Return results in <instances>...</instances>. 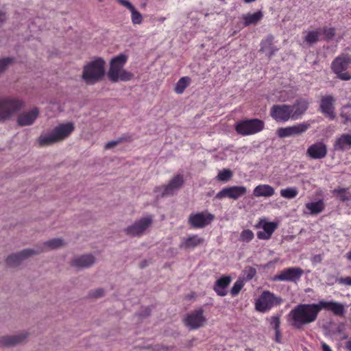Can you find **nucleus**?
Returning <instances> with one entry per match:
<instances>
[{
  "mask_svg": "<svg viewBox=\"0 0 351 351\" xmlns=\"http://www.w3.org/2000/svg\"><path fill=\"white\" fill-rule=\"evenodd\" d=\"M346 348H347V350H348L349 351H351V340H350V341H348L346 343Z\"/></svg>",
  "mask_w": 351,
  "mask_h": 351,
  "instance_id": "obj_55",
  "label": "nucleus"
},
{
  "mask_svg": "<svg viewBox=\"0 0 351 351\" xmlns=\"http://www.w3.org/2000/svg\"><path fill=\"white\" fill-rule=\"evenodd\" d=\"M145 5H146V3L141 4L142 7H145Z\"/></svg>",
  "mask_w": 351,
  "mask_h": 351,
  "instance_id": "obj_60",
  "label": "nucleus"
},
{
  "mask_svg": "<svg viewBox=\"0 0 351 351\" xmlns=\"http://www.w3.org/2000/svg\"><path fill=\"white\" fill-rule=\"evenodd\" d=\"M232 282V277L230 276L223 275L217 279L214 285L213 290L219 296H225L227 295V288L229 287Z\"/></svg>",
  "mask_w": 351,
  "mask_h": 351,
  "instance_id": "obj_24",
  "label": "nucleus"
},
{
  "mask_svg": "<svg viewBox=\"0 0 351 351\" xmlns=\"http://www.w3.org/2000/svg\"><path fill=\"white\" fill-rule=\"evenodd\" d=\"M350 67H351V55L348 53H341L331 63L332 72L343 81L351 80V74L348 71Z\"/></svg>",
  "mask_w": 351,
  "mask_h": 351,
  "instance_id": "obj_6",
  "label": "nucleus"
},
{
  "mask_svg": "<svg viewBox=\"0 0 351 351\" xmlns=\"http://www.w3.org/2000/svg\"><path fill=\"white\" fill-rule=\"evenodd\" d=\"M274 36L269 35L261 43L260 51L266 53L269 59H271L275 53L278 51V49L274 45Z\"/></svg>",
  "mask_w": 351,
  "mask_h": 351,
  "instance_id": "obj_26",
  "label": "nucleus"
},
{
  "mask_svg": "<svg viewBox=\"0 0 351 351\" xmlns=\"http://www.w3.org/2000/svg\"><path fill=\"white\" fill-rule=\"evenodd\" d=\"M146 265H147V262H146V261H144L141 263V268H144L145 267H146Z\"/></svg>",
  "mask_w": 351,
  "mask_h": 351,
  "instance_id": "obj_57",
  "label": "nucleus"
},
{
  "mask_svg": "<svg viewBox=\"0 0 351 351\" xmlns=\"http://www.w3.org/2000/svg\"><path fill=\"white\" fill-rule=\"evenodd\" d=\"M75 130L73 122L61 123L56 126L51 132L42 134L38 138L40 147L49 146L67 138Z\"/></svg>",
  "mask_w": 351,
  "mask_h": 351,
  "instance_id": "obj_2",
  "label": "nucleus"
},
{
  "mask_svg": "<svg viewBox=\"0 0 351 351\" xmlns=\"http://www.w3.org/2000/svg\"><path fill=\"white\" fill-rule=\"evenodd\" d=\"M254 238V233L251 230L247 229L241 232L239 239L243 242H250Z\"/></svg>",
  "mask_w": 351,
  "mask_h": 351,
  "instance_id": "obj_42",
  "label": "nucleus"
},
{
  "mask_svg": "<svg viewBox=\"0 0 351 351\" xmlns=\"http://www.w3.org/2000/svg\"><path fill=\"white\" fill-rule=\"evenodd\" d=\"M293 108L290 105H274L270 109V116L277 122H286L292 119Z\"/></svg>",
  "mask_w": 351,
  "mask_h": 351,
  "instance_id": "obj_14",
  "label": "nucleus"
},
{
  "mask_svg": "<svg viewBox=\"0 0 351 351\" xmlns=\"http://www.w3.org/2000/svg\"><path fill=\"white\" fill-rule=\"evenodd\" d=\"M340 117L343 119V123L344 125L348 124V123H351V114H349L347 112L341 111L340 112Z\"/></svg>",
  "mask_w": 351,
  "mask_h": 351,
  "instance_id": "obj_48",
  "label": "nucleus"
},
{
  "mask_svg": "<svg viewBox=\"0 0 351 351\" xmlns=\"http://www.w3.org/2000/svg\"><path fill=\"white\" fill-rule=\"evenodd\" d=\"M320 312L319 302L317 304H300L290 312L292 326L297 329L314 322Z\"/></svg>",
  "mask_w": 351,
  "mask_h": 351,
  "instance_id": "obj_1",
  "label": "nucleus"
},
{
  "mask_svg": "<svg viewBox=\"0 0 351 351\" xmlns=\"http://www.w3.org/2000/svg\"><path fill=\"white\" fill-rule=\"evenodd\" d=\"M104 60L101 58H96L84 66L82 78L87 84H95L104 77Z\"/></svg>",
  "mask_w": 351,
  "mask_h": 351,
  "instance_id": "obj_4",
  "label": "nucleus"
},
{
  "mask_svg": "<svg viewBox=\"0 0 351 351\" xmlns=\"http://www.w3.org/2000/svg\"><path fill=\"white\" fill-rule=\"evenodd\" d=\"M311 125L308 122H303L293 126L280 128L277 130V134L280 138H285L304 133Z\"/></svg>",
  "mask_w": 351,
  "mask_h": 351,
  "instance_id": "obj_18",
  "label": "nucleus"
},
{
  "mask_svg": "<svg viewBox=\"0 0 351 351\" xmlns=\"http://www.w3.org/2000/svg\"><path fill=\"white\" fill-rule=\"evenodd\" d=\"M274 194V189L269 184H260L254 189L255 197H271Z\"/></svg>",
  "mask_w": 351,
  "mask_h": 351,
  "instance_id": "obj_31",
  "label": "nucleus"
},
{
  "mask_svg": "<svg viewBox=\"0 0 351 351\" xmlns=\"http://www.w3.org/2000/svg\"><path fill=\"white\" fill-rule=\"evenodd\" d=\"M157 351H160V350H167L168 348L167 347H164L162 346H160V345H157L156 346V348H155Z\"/></svg>",
  "mask_w": 351,
  "mask_h": 351,
  "instance_id": "obj_54",
  "label": "nucleus"
},
{
  "mask_svg": "<svg viewBox=\"0 0 351 351\" xmlns=\"http://www.w3.org/2000/svg\"><path fill=\"white\" fill-rule=\"evenodd\" d=\"M25 106V101L14 96H5L0 97V123H3L22 110Z\"/></svg>",
  "mask_w": 351,
  "mask_h": 351,
  "instance_id": "obj_5",
  "label": "nucleus"
},
{
  "mask_svg": "<svg viewBox=\"0 0 351 351\" xmlns=\"http://www.w3.org/2000/svg\"><path fill=\"white\" fill-rule=\"evenodd\" d=\"M304 271L300 267H289L281 271L274 277V280L296 282L303 275Z\"/></svg>",
  "mask_w": 351,
  "mask_h": 351,
  "instance_id": "obj_17",
  "label": "nucleus"
},
{
  "mask_svg": "<svg viewBox=\"0 0 351 351\" xmlns=\"http://www.w3.org/2000/svg\"><path fill=\"white\" fill-rule=\"evenodd\" d=\"M214 219V215L205 211L191 214L188 222L193 228H202L209 225Z\"/></svg>",
  "mask_w": 351,
  "mask_h": 351,
  "instance_id": "obj_13",
  "label": "nucleus"
},
{
  "mask_svg": "<svg viewBox=\"0 0 351 351\" xmlns=\"http://www.w3.org/2000/svg\"><path fill=\"white\" fill-rule=\"evenodd\" d=\"M105 291L102 288L92 290L88 293V297L90 298H99L104 295Z\"/></svg>",
  "mask_w": 351,
  "mask_h": 351,
  "instance_id": "obj_47",
  "label": "nucleus"
},
{
  "mask_svg": "<svg viewBox=\"0 0 351 351\" xmlns=\"http://www.w3.org/2000/svg\"><path fill=\"white\" fill-rule=\"evenodd\" d=\"M256 0H244V1L247 3H251V2H253V1H255Z\"/></svg>",
  "mask_w": 351,
  "mask_h": 351,
  "instance_id": "obj_59",
  "label": "nucleus"
},
{
  "mask_svg": "<svg viewBox=\"0 0 351 351\" xmlns=\"http://www.w3.org/2000/svg\"><path fill=\"white\" fill-rule=\"evenodd\" d=\"M184 179L182 174L173 176L167 184L155 187L154 192L157 194L158 197L172 196L175 192L179 190L184 184Z\"/></svg>",
  "mask_w": 351,
  "mask_h": 351,
  "instance_id": "obj_9",
  "label": "nucleus"
},
{
  "mask_svg": "<svg viewBox=\"0 0 351 351\" xmlns=\"http://www.w3.org/2000/svg\"><path fill=\"white\" fill-rule=\"evenodd\" d=\"M65 245V243L62 239L54 238L48 240L43 243L42 245L38 246L37 247H42L44 249V252L49 250H55L60 248Z\"/></svg>",
  "mask_w": 351,
  "mask_h": 351,
  "instance_id": "obj_33",
  "label": "nucleus"
},
{
  "mask_svg": "<svg viewBox=\"0 0 351 351\" xmlns=\"http://www.w3.org/2000/svg\"><path fill=\"white\" fill-rule=\"evenodd\" d=\"M319 32L317 31H310L304 38V40L309 45L317 43L319 40Z\"/></svg>",
  "mask_w": 351,
  "mask_h": 351,
  "instance_id": "obj_38",
  "label": "nucleus"
},
{
  "mask_svg": "<svg viewBox=\"0 0 351 351\" xmlns=\"http://www.w3.org/2000/svg\"><path fill=\"white\" fill-rule=\"evenodd\" d=\"M191 82L189 77H181L176 84L174 90L178 94H182Z\"/></svg>",
  "mask_w": 351,
  "mask_h": 351,
  "instance_id": "obj_36",
  "label": "nucleus"
},
{
  "mask_svg": "<svg viewBox=\"0 0 351 351\" xmlns=\"http://www.w3.org/2000/svg\"><path fill=\"white\" fill-rule=\"evenodd\" d=\"M243 276L246 280H250L254 278V276L256 274V270L255 268L251 266H247L245 267L243 270Z\"/></svg>",
  "mask_w": 351,
  "mask_h": 351,
  "instance_id": "obj_43",
  "label": "nucleus"
},
{
  "mask_svg": "<svg viewBox=\"0 0 351 351\" xmlns=\"http://www.w3.org/2000/svg\"><path fill=\"white\" fill-rule=\"evenodd\" d=\"M306 207L311 214L320 213L324 209V202L322 200L308 203L306 204Z\"/></svg>",
  "mask_w": 351,
  "mask_h": 351,
  "instance_id": "obj_35",
  "label": "nucleus"
},
{
  "mask_svg": "<svg viewBox=\"0 0 351 351\" xmlns=\"http://www.w3.org/2000/svg\"><path fill=\"white\" fill-rule=\"evenodd\" d=\"M44 252L42 247H36V249L27 248L20 252L10 254L5 259V263L8 267H16L29 258L40 254Z\"/></svg>",
  "mask_w": 351,
  "mask_h": 351,
  "instance_id": "obj_10",
  "label": "nucleus"
},
{
  "mask_svg": "<svg viewBox=\"0 0 351 351\" xmlns=\"http://www.w3.org/2000/svg\"><path fill=\"white\" fill-rule=\"evenodd\" d=\"M128 60V56L120 53L112 58L110 62V68L107 73L109 80L113 83L119 81L128 82L132 80L134 75L124 69V66Z\"/></svg>",
  "mask_w": 351,
  "mask_h": 351,
  "instance_id": "obj_3",
  "label": "nucleus"
},
{
  "mask_svg": "<svg viewBox=\"0 0 351 351\" xmlns=\"http://www.w3.org/2000/svg\"><path fill=\"white\" fill-rule=\"evenodd\" d=\"M347 109L349 110H351V104L350 103H348L347 104H346L343 106H342V108H341V111L346 112V110Z\"/></svg>",
  "mask_w": 351,
  "mask_h": 351,
  "instance_id": "obj_52",
  "label": "nucleus"
},
{
  "mask_svg": "<svg viewBox=\"0 0 351 351\" xmlns=\"http://www.w3.org/2000/svg\"><path fill=\"white\" fill-rule=\"evenodd\" d=\"M29 334L27 331H22L12 335H3L0 337L1 347H14L26 342Z\"/></svg>",
  "mask_w": 351,
  "mask_h": 351,
  "instance_id": "obj_15",
  "label": "nucleus"
},
{
  "mask_svg": "<svg viewBox=\"0 0 351 351\" xmlns=\"http://www.w3.org/2000/svg\"><path fill=\"white\" fill-rule=\"evenodd\" d=\"M346 258L348 260L351 261V250L346 254Z\"/></svg>",
  "mask_w": 351,
  "mask_h": 351,
  "instance_id": "obj_56",
  "label": "nucleus"
},
{
  "mask_svg": "<svg viewBox=\"0 0 351 351\" xmlns=\"http://www.w3.org/2000/svg\"><path fill=\"white\" fill-rule=\"evenodd\" d=\"M244 286V282L242 280H237L234 285L232 286V287L230 289V294L232 296H236L237 295L239 292L241 291V290L242 289V288Z\"/></svg>",
  "mask_w": 351,
  "mask_h": 351,
  "instance_id": "obj_41",
  "label": "nucleus"
},
{
  "mask_svg": "<svg viewBox=\"0 0 351 351\" xmlns=\"http://www.w3.org/2000/svg\"><path fill=\"white\" fill-rule=\"evenodd\" d=\"M6 13L5 12L0 11V26L6 21Z\"/></svg>",
  "mask_w": 351,
  "mask_h": 351,
  "instance_id": "obj_51",
  "label": "nucleus"
},
{
  "mask_svg": "<svg viewBox=\"0 0 351 351\" xmlns=\"http://www.w3.org/2000/svg\"><path fill=\"white\" fill-rule=\"evenodd\" d=\"M339 284L351 286V277L339 278L336 280Z\"/></svg>",
  "mask_w": 351,
  "mask_h": 351,
  "instance_id": "obj_49",
  "label": "nucleus"
},
{
  "mask_svg": "<svg viewBox=\"0 0 351 351\" xmlns=\"http://www.w3.org/2000/svg\"><path fill=\"white\" fill-rule=\"evenodd\" d=\"M131 140H132V138L130 136H122V137L119 138L116 141H112L108 142L105 145L104 148L106 149H110L117 146L120 143H122L123 141H130Z\"/></svg>",
  "mask_w": 351,
  "mask_h": 351,
  "instance_id": "obj_39",
  "label": "nucleus"
},
{
  "mask_svg": "<svg viewBox=\"0 0 351 351\" xmlns=\"http://www.w3.org/2000/svg\"><path fill=\"white\" fill-rule=\"evenodd\" d=\"M327 154L326 145L322 142H316L308 147L306 155L312 159L324 158Z\"/></svg>",
  "mask_w": 351,
  "mask_h": 351,
  "instance_id": "obj_21",
  "label": "nucleus"
},
{
  "mask_svg": "<svg viewBox=\"0 0 351 351\" xmlns=\"http://www.w3.org/2000/svg\"><path fill=\"white\" fill-rule=\"evenodd\" d=\"M308 101L305 99L297 100L293 105L291 106L293 108L292 119H296L302 115L308 109Z\"/></svg>",
  "mask_w": 351,
  "mask_h": 351,
  "instance_id": "obj_28",
  "label": "nucleus"
},
{
  "mask_svg": "<svg viewBox=\"0 0 351 351\" xmlns=\"http://www.w3.org/2000/svg\"><path fill=\"white\" fill-rule=\"evenodd\" d=\"M120 5L128 9L131 12V21L134 25H141L143 23L142 14L135 8L128 0H116Z\"/></svg>",
  "mask_w": 351,
  "mask_h": 351,
  "instance_id": "obj_25",
  "label": "nucleus"
},
{
  "mask_svg": "<svg viewBox=\"0 0 351 351\" xmlns=\"http://www.w3.org/2000/svg\"><path fill=\"white\" fill-rule=\"evenodd\" d=\"M275 341L277 343L281 342V332L280 331V328L275 329Z\"/></svg>",
  "mask_w": 351,
  "mask_h": 351,
  "instance_id": "obj_50",
  "label": "nucleus"
},
{
  "mask_svg": "<svg viewBox=\"0 0 351 351\" xmlns=\"http://www.w3.org/2000/svg\"><path fill=\"white\" fill-rule=\"evenodd\" d=\"M96 261L95 257L91 254H83L74 257L70 263L71 266L82 269L92 267Z\"/></svg>",
  "mask_w": 351,
  "mask_h": 351,
  "instance_id": "obj_20",
  "label": "nucleus"
},
{
  "mask_svg": "<svg viewBox=\"0 0 351 351\" xmlns=\"http://www.w3.org/2000/svg\"><path fill=\"white\" fill-rule=\"evenodd\" d=\"M335 99L332 95L323 96L320 101L319 110L322 113L333 120L336 117L334 104Z\"/></svg>",
  "mask_w": 351,
  "mask_h": 351,
  "instance_id": "obj_19",
  "label": "nucleus"
},
{
  "mask_svg": "<svg viewBox=\"0 0 351 351\" xmlns=\"http://www.w3.org/2000/svg\"><path fill=\"white\" fill-rule=\"evenodd\" d=\"M165 19H165V17H160V18L158 19V21H159L160 22H164V21H165Z\"/></svg>",
  "mask_w": 351,
  "mask_h": 351,
  "instance_id": "obj_58",
  "label": "nucleus"
},
{
  "mask_svg": "<svg viewBox=\"0 0 351 351\" xmlns=\"http://www.w3.org/2000/svg\"><path fill=\"white\" fill-rule=\"evenodd\" d=\"M335 27H325L323 28V34L327 40H332L335 36Z\"/></svg>",
  "mask_w": 351,
  "mask_h": 351,
  "instance_id": "obj_45",
  "label": "nucleus"
},
{
  "mask_svg": "<svg viewBox=\"0 0 351 351\" xmlns=\"http://www.w3.org/2000/svg\"><path fill=\"white\" fill-rule=\"evenodd\" d=\"M247 193V188L244 186H232L223 188L215 195L217 199L224 197H229L232 199H237Z\"/></svg>",
  "mask_w": 351,
  "mask_h": 351,
  "instance_id": "obj_16",
  "label": "nucleus"
},
{
  "mask_svg": "<svg viewBox=\"0 0 351 351\" xmlns=\"http://www.w3.org/2000/svg\"><path fill=\"white\" fill-rule=\"evenodd\" d=\"M277 228V223L274 222H265L263 225V231L257 232V237L259 239H269Z\"/></svg>",
  "mask_w": 351,
  "mask_h": 351,
  "instance_id": "obj_30",
  "label": "nucleus"
},
{
  "mask_svg": "<svg viewBox=\"0 0 351 351\" xmlns=\"http://www.w3.org/2000/svg\"><path fill=\"white\" fill-rule=\"evenodd\" d=\"M204 242V239L203 238L199 237L197 234H193L187 238H183L179 247L181 249L185 250L192 249L203 244Z\"/></svg>",
  "mask_w": 351,
  "mask_h": 351,
  "instance_id": "obj_27",
  "label": "nucleus"
},
{
  "mask_svg": "<svg viewBox=\"0 0 351 351\" xmlns=\"http://www.w3.org/2000/svg\"><path fill=\"white\" fill-rule=\"evenodd\" d=\"M14 61L12 58H5L0 59V75L5 71L8 66L10 65Z\"/></svg>",
  "mask_w": 351,
  "mask_h": 351,
  "instance_id": "obj_44",
  "label": "nucleus"
},
{
  "mask_svg": "<svg viewBox=\"0 0 351 351\" xmlns=\"http://www.w3.org/2000/svg\"><path fill=\"white\" fill-rule=\"evenodd\" d=\"M335 149L345 151L351 148V134H343L339 136L334 144Z\"/></svg>",
  "mask_w": 351,
  "mask_h": 351,
  "instance_id": "obj_29",
  "label": "nucleus"
},
{
  "mask_svg": "<svg viewBox=\"0 0 351 351\" xmlns=\"http://www.w3.org/2000/svg\"><path fill=\"white\" fill-rule=\"evenodd\" d=\"M268 320L269 322L270 326H272L274 330L280 328V315H274V316L271 317Z\"/></svg>",
  "mask_w": 351,
  "mask_h": 351,
  "instance_id": "obj_46",
  "label": "nucleus"
},
{
  "mask_svg": "<svg viewBox=\"0 0 351 351\" xmlns=\"http://www.w3.org/2000/svg\"><path fill=\"white\" fill-rule=\"evenodd\" d=\"M183 322L190 330H195L203 327L206 322L204 310L199 308L187 313L183 318Z\"/></svg>",
  "mask_w": 351,
  "mask_h": 351,
  "instance_id": "obj_12",
  "label": "nucleus"
},
{
  "mask_svg": "<svg viewBox=\"0 0 351 351\" xmlns=\"http://www.w3.org/2000/svg\"><path fill=\"white\" fill-rule=\"evenodd\" d=\"M232 177V171L230 169H225L218 173L217 178L219 181L227 182L230 180Z\"/></svg>",
  "mask_w": 351,
  "mask_h": 351,
  "instance_id": "obj_40",
  "label": "nucleus"
},
{
  "mask_svg": "<svg viewBox=\"0 0 351 351\" xmlns=\"http://www.w3.org/2000/svg\"><path fill=\"white\" fill-rule=\"evenodd\" d=\"M322 347L323 351H332L330 346L325 343H322Z\"/></svg>",
  "mask_w": 351,
  "mask_h": 351,
  "instance_id": "obj_53",
  "label": "nucleus"
},
{
  "mask_svg": "<svg viewBox=\"0 0 351 351\" xmlns=\"http://www.w3.org/2000/svg\"><path fill=\"white\" fill-rule=\"evenodd\" d=\"M295 188H286L280 190V195L287 199H293L298 195Z\"/></svg>",
  "mask_w": 351,
  "mask_h": 351,
  "instance_id": "obj_37",
  "label": "nucleus"
},
{
  "mask_svg": "<svg viewBox=\"0 0 351 351\" xmlns=\"http://www.w3.org/2000/svg\"><path fill=\"white\" fill-rule=\"evenodd\" d=\"M39 110L38 108H34L30 111L23 112L17 117V124L19 126H27L34 123L35 120L38 118Z\"/></svg>",
  "mask_w": 351,
  "mask_h": 351,
  "instance_id": "obj_23",
  "label": "nucleus"
},
{
  "mask_svg": "<svg viewBox=\"0 0 351 351\" xmlns=\"http://www.w3.org/2000/svg\"><path fill=\"white\" fill-rule=\"evenodd\" d=\"M153 217L147 215L135 220L130 226L124 228V233L130 237H140L146 233L153 224Z\"/></svg>",
  "mask_w": 351,
  "mask_h": 351,
  "instance_id": "obj_7",
  "label": "nucleus"
},
{
  "mask_svg": "<svg viewBox=\"0 0 351 351\" xmlns=\"http://www.w3.org/2000/svg\"><path fill=\"white\" fill-rule=\"evenodd\" d=\"M263 16V12L261 11H258L253 14H247L243 16L242 19L243 20L244 26L247 27L250 25L256 24L259 21L262 19Z\"/></svg>",
  "mask_w": 351,
  "mask_h": 351,
  "instance_id": "obj_34",
  "label": "nucleus"
},
{
  "mask_svg": "<svg viewBox=\"0 0 351 351\" xmlns=\"http://www.w3.org/2000/svg\"><path fill=\"white\" fill-rule=\"evenodd\" d=\"M332 194L342 202L351 201V193L349 188L338 186L331 191Z\"/></svg>",
  "mask_w": 351,
  "mask_h": 351,
  "instance_id": "obj_32",
  "label": "nucleus"
},
{
  "mask_svg": "<svg viewBox=\"0 0 351 351\" xmlns=\"http://www.w3.org/2000/svg\"><path fill=\"white\" fill-rule=\"evenodd\" d=\"M282 302L280 297L276 296L269 291H264L256 301L255 308L258 311L265 313L273 306L280 304Z\"/></svg>",
  "mask_w": 351,
  "mask_h": 351,
  "instance_id": "obj_11",
  "label": "nucleus"
},
{
  "mask_svg": "<svg viewBox=\"0 0 351 351\" xmlns=\"http://www.w3.org/2000/svg\"><path fill=\"white\" fill-rule=\"evenodd\" d=\"M265 128L263 121L258 119H246L235 125L236 132L242 136H248L262 131Z\"/></svg>",
  "mask_w": 351,
  "mask_h": 351,
  "instance_id": "obj_8",
  "label": "nucleus"
},
{
  "mask_svg": "<svg viewBox=\"0 0 351 351\" xmlns=\"http://www.w3.org/2000/svg\"><path fill=\"white\" fill-rule=\"evenodd\" d=\"M319 306L320 307V311L322 309H326L331 311L337 316H343L345 312L344 305L335 301L321 300L319 302Z\"/></svg>",
  "mask_w": 351,
  "mask_h": 351,
  "instance_id": "obj_22",
  "label": "nucleus"
}]
</instances>
